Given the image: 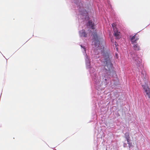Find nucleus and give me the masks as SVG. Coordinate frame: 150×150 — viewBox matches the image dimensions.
I'll list each match as a JSON object with an SVG mask.
<instances>
[{
    "mask_svg": "<svg viewBox=\"0 0 150 150\" xmlns=\"http://www.w3.org/2000/svg\"><path fill=\"white\" fill-rule=\"evenodd\" d=\"M102 47V48H101V49H102V50H101V51H102L103 50L104 51V47Z\"/></svg>",
    "mask_w": 150,
    "mask_h": 150,
    "instance_id": "obj_15",
    "label": "nucleus"
},
{
    "mask_svg": "<svg viewBox=\"0 0 150 150\" xmlns=\"http://www.w3.org/2000/svg\"><path fill=\"white\" fill-rule=\"evenodd\" d=\"M133 45V48L135 50L139 51L140 50V48L139 46L137 43Z\"/></svg>",
    "mask_w": 150,
    "mask_h": 150,
    "instance_id": "obj_7",
    "label": "nucleus"
},
{
    "mask_svg": "<svg viewBox=\"0 0 150 150\" xmlns=\"http://www.w3.org/2000/svg\"><path fill=\"white\" fill-rule=\"evenodd\" d=\"M127 145V144H126L125 143L124 144V147H125Z\"/></svg>",
    "mask_w": 150,
    "mask_h": 150,
    "instance_id": "obj_16",
    "label": "nucleus"
},
{
    "mask_svg": "<svg viewBox=\"0 0 150 150\" xmlns=\"http://www.w3.org/2000/svg\"><path fill=\"white\" fill-rule=\"evenodd\" d=\"M93 41L92 42V44L95 45L96 47L97 46H98V50H100V48H99V45H100V42L98 40V36L97 35L96 33H94L93 34Z\"/></svg>",
    "mask_w": 150,
    "mask_h": 150,
    "instance_id": "obj_2",
    "label": "nucleus"
},
{
    "mask_svg": "<svg viewBox=\"0 0 150 150\" xmlns=\"http://www.w3.org/2000/svg\"><path fill=\"white\" fill-rule=\"evenodd\" d=\"M127 143L129 148H133V145H132V143L130 142V141H129V142H127Z\"/></svg>",
    "mask_w": 150,
    "mask_h": 150,
    "instance_id": "obj_12",
    "label": "nucleus"
},
{
    "mask_svg": "<svg viewBox=\"0 0 150 150\" xmlns=\"http://www.w3.org/2000/svg\"><path fill=\"white\" fill-rule=\"evenodd\" d=\"M110 74L109 73H107V74H109L110 75H111L112 76H114L115 75H116V73L115 71L113 70H112L111 71V70H110Z\"/></svg>",
    "mask_w": 150,
    "mask_h": 150,
    "instance_id": "obj_10",
    "label": "nucleus"
},
{
    "mask_svg": "<svg viewBox=\"0 0 150 150\" xmlns=\"http://www.w3.org/2000/svg\"><path fill=\"white\" fill-rule=\"evenodd\" d=\"M104 80H105V81H107V79H104Z\"/></svg>",
    "mask_w": 150,
    "mask_h": 150,
    "instance_id": "obj_18",
    "label": "nucleus"
},
{
    "mask_svg": "<svg viewBox=\"0 0 150 150\" xmlns=\"http://www.w3.org/2000/svg\"><path fill=\"white\" fill-rule=\"evenodd\" d=\"M112 25L114 31H115H115L116 30H117V28L116 27V24L115 23H113L112 24Z\"/></svg>",
    "mask_w": 150,
    "mask_h": 150,
    "instance_id": "obj_11",
    "label": "nucleus"
},
{
    "mask_svg": "<svg viewBox=\"0 0 150 150\" xmlns=\"http://www.w3.org/2000/svg\"><path fill=\"white\" fill-rule=\"evenodd\" d=\"M125 137L127 139V142H128L129 141H130V136L129 133L128 132L126 133L125 134Z\"/></svg>",
    "mask_w": 150,
    "mask_h": 150,
    "instance_id": "obj_9",
    "label": "nucleus"
},
{
    "mask_svg": "<svg viewBox=\"0 0 150 150\" xmlns=\"http://www.w3.org/2000/svg\"><path fill=\"white\" fill-rule=\"evenodd\" d=\"M139 39V35L137 34H135L130 39V41L132 44H134L136 43V41Z\"/></svg>",
    "mask_w": 150,
    "mask_h": 150,
    "instance_id": "obj_4",
    "label": "nucleus"
},
{
    "mask_svg": "<svg viewBox=\"0 0 150 150\" xmlns=\"http://www.w3.org/2000/svg\"><path fill=\"white\" fill-rule=\"evenodd\" d=\"M81 47H82V48H83V49H84V51L86 52V48H85V47L84 46H83H83H82V45H81Z\"/></svg>",
    "mask_w": 150,
    "mask_h": 150,
    "instance_id": "obj_14",
    "label": "nucleus"
},
{
    "mask_svg": "<svg viewBox=\"0 0 150 150\" xmlns=\"http://www.w3.org/2000/svg\"><path fill=\"white\" fill-rule=\"evenodd\" d=\"M114 35L116 37L117 39H119L120 38V33L117 30H116L115 31H114Z\"/></svg>",
    "mask_w": 150,
    "mask_h": 150,
    "instance_id": "obj_8",
    "label": "nucleus"
},
{
    "mask_svg": "<svg viewBox=\"0 0 150 150\" xmlns=\"http://www.w3.org/2000/svg\"><path fill=\"white\" fill-rule=\"evenodd\" d=\"M117 44V43L116 42H115V45H116V44Z\"/></svg>",
    "mask_w": 150,
    "mask_h": 150,
    "instance_id": "obj_17",
    "label": "nucleus"
},
{
    "mask_svg": "<svg viewBox=\"0 0 150 150\" xmlns=\"http://www.w3.org/2000/svg\"><path fill=\"white\" fill-rule=\"evenodd\" d=\"M87 25L92 29H94L95 28H94V23L92 22V20H89L88 21Z\"/></svg>",
    "mask_w": 150,
    "mask_h": 150,
    "instance_id": "obj_5",
    "label": "nucleus"
},
{
    "mask_svg": "<svg viewBox=\"0 0 150 150\" xmlns=\"http://www.w3.org/2000/svg\"><path fill=\"white\" fill-rule=\"evenodd\" d=\"M143 77L145 79H146L147 78L146 74L144 75V74H143Z\"/></svg>",
    "mask_w": 150,
    "mask_h": 150,
    "instance_id": "obj_13",
    "label": "nucleus"
},
{
    "mask_svg": "<svg viewBox=\"0 0 150 150\" xmlns=\"http://www.w3.org/2000/svg\"><path fill=\"white\" fill-rule=\"evenodd\" d=\"M103 54L104 58V62L105 64V69L107 73H109L110 74V70L112 69V64L109 58V54L107 53H104Z\"/></svg>",
    "mask_w": 150,
    "mask_h": 150,
    "instance_id": "obj_1",
    "label": "nucleus"
},
{
    "mask_svg": "<svg viewBox=\"0 0 150 150\" xmlns=\"http://www.w3.org/2000/svg\"><path fill=\"white\" fill-rule=\"evenodd\" d=\"M142 87L144 89L146 95L149 98H150V89L149 86L147 85H142Z\"/></svg>",
    "mask_w": 150,
    "mask_h": 150,
    "instance_id": "obj_3",
    "label": "nucleus"
},
{
    "mask_svg": "<svg viewBox=\"0 0 150 150\" xmlns=\"http://www.w3.org/2000/svg\"><path fill=\"white\" fill-rule=\"evenodd\" d=\"M79 35L81 37L86 38L87 37V35L84 30H82L80 31L79 32Z\"/></svg>",
    "mask_w": 150,
    "mask_h": 150,
    "instance_id": "obj_6",
    "label": "nucleus"
}]
</instances>
